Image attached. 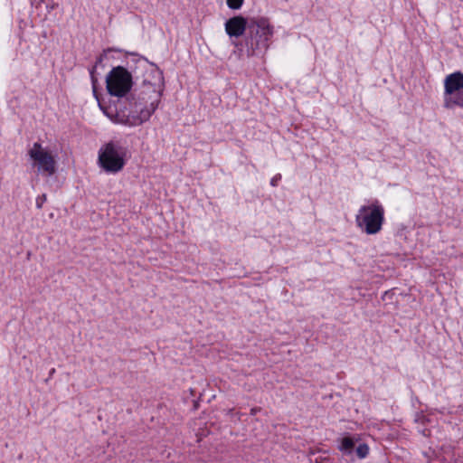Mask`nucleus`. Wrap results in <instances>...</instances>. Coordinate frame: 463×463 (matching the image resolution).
Segmentation results:
<instances>
[{"label":"nucleus","instance_id":"obj_7","mask_svg":"<svg viewBox=\"0 0 463 463\" xmlns=\"http://www.w3.org/2000/svg\"><path fill=\"white\" fill-rule=\"evenodd\" d=\"M28 156L33 167L39 174L52 175L56 171V160L54 156L40 143L35 142L28 150Z\"/></svg>","mask_w":463,"mask_h":463},{"label":"nucleus","instance_id":"obj_2","mask_svg":"<svg viewBox=\"0 0 463 463\" xmlns=\"http://www.w3.org/2000/svg\"><path fill=\"white\" fill-rule=\"evenodd\" d=\"M384 222V208L379 201L362 205L356 215V226L367 235H374L381 232Z\"/></svg>","mask_w":463,"mask_h":463},{"label":"nucleus","instance_id":"obj_10","mask_svg":"<svg viewBox=\"0 0 463 463\" xmlns=\"http://www.w3.org/2000/svg\"><path fill=\"white\" fill-rule=\"evenodd\" d=\"M354 447V441L350 437H345L341 439L338 447L339 450L345 454H351Z\"/></svg>","mask_w":463,"mask_h":463},{"label":"nucleus","instance_id":"obj_14","mask_svg":"<svg viewBox=\"0 0 463 463\" xmlns=\"http://www.w3.org/2000/svg\"><path fill=\"white\" fill-rule=\"evenodd\" d=\"M255 412H256V410H255V409L251 410V413H252V414H255Z\"/></svg>","mask_w":463,"mask_h":463},{"label":"nucleus","instance_id":"obj_9","mask_svg":"<svg viewBox=\"0 0 463 463\" xmlns=\"http://www.w3.org/2000/svg\"><path fill=\"white\" fill-rule=\"evenodd\" d=\"M247 19L241 15H236L228 19L224 24L225 33L231 37L242 36L247 29Z\"/></svg>","mask_w":463,"mask_h":463},{"label":"nucleus","instance_id":"obj_12","mask_svg":"<svg viewBox=\"0 0 463 463\" xmlns=\"http://www.w3.org/2000/svg\"><path fill=\"white\" fill-rule=\"evenodd\" d=\"M229 8L238 10L242 6L243 0H226Z\"/></svg>","mask_w":463,"mask_h":463},{"label":"nucleus","instance_id":"obj_13","mask_svg":"<svg viewBox=\"0 0 463 463\" xmlns=\"http://www.w3.org/2000/svg\"><path fill=\"white\" fill-rule=\"evenodd\" d=\"M279 179H280V175H277V176L273 177V178L271 179V182H270L271 185H272V186H276V185H277V183H278V181H279Z\"/></svg>","mask_w":463,"mask_h":463},{"label":"nucleus","instance_id":"obj_11","mask_svg":"<svg viewBox=\"0 0 463 463\" xmlns=\"http://www.w3.org/2000/svg\"><path fill=\"white\" fill-rule=\"evenodd\" d=\"M356 454H357L359 458H366L368 456V454H369V447H368V445L365 444V443L360 444L356 448Z\"/></svg>","mask_w":463,"mask_h":463},{"label":"nucleus","instance_id":"obj_1","mask_svg":"<svg viewBox=\"0 0 463 463\" xmlns=\"http://www.w3.org/2000/svg\"><path fill=\"white\" fill-rule=\"evenodd\" d=\"M165 88L164 76L157 68L146 71L142 84L130 99L139 109V114L150 119L157 109Z\"/></svg>","mask_w":463,"mask_h":463},{"label":"nucleus","instance_id":"obj_8","mask_svg":"<svg viewBox=\"0 0 463 463\" xmlns=\"http://www.w3.org/2000/svg\"><path fill=\"white\" fill-rule=\"evenodd\" d=\"M251 41L255 42L256 48L267 49L269 42L274 34V27L266 17L251 18L249 24Z\"/></svg>","mask_w":463,"mask_h":463},{"label":"nucleus","instance_id":"obj_3","mask_svg":"<svg viewBox=\"0 0 463 463\" xmlns=\"http://www.w3.org/2000/svg\"><path fill=\"white\" fill-rule=\"evenodd\" d=\"M126 162V148L114 142L105 144L99 151V165L107 173L117 174L120 172Z\"/></svg>","mask_w":463,"mask_h":463},{"label":"nucleus","instance_id":"obj_5","mask_svg":"<svg viewBox=\"0 0 463 463\" xmlns=\"http://www.w3.org/2000/svg\"><path fill=\"white\" fill-rule=\"evenodd\" d=\"M443 107L446 109H463V72L448 74L443 81Z\"/></svg>","mask_w":463,"mask_h":463},{"label":"nucleus","instance_id":"obj_4","mask_svg":"<svg viewBox=\"0 0 463 463\" xmlns=\"http://www.w3.org/2000/svg\"><path fill=\"white\" fill-rule=\"evenodd\" d=\"M103 111L113 123L128 128L141 126L149 120L139 114V109L129 98L126 102L120 103L114 111L111 109H103Z\"/></svg>","mask_w":463,"mask_h":463},{"label":"nucleus","instance_id":"obj_6","mask_svg":"<svg viewBox=\"0 0 463 463\" xmlns=\"http://www.w3.org/2000/svg\"><path fill=\"white\" fill-rule=\"evenodd\" d=\"M132 86V75L122 66L114 67L106 77V87L111 96L124 97L130 91Z\"/></svg>","mask_w":463,"mask_h":463}]
</instances>
